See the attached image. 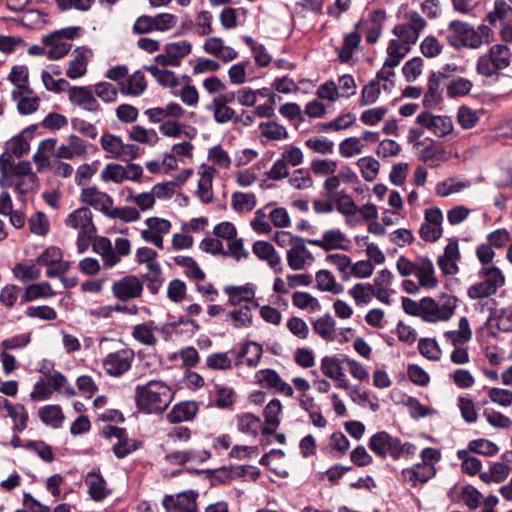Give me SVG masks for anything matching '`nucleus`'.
I'll list each match as a JSON object with an SVG mask.
<instances>
[{
    "mask_svg": "<svg viewBox=\"0 0 512 512\" xmlns=\"http://www.w3.org/2000/svg\"><path fill=\"white\" fill-rule=\"evenodd\" d=\"M173 396L171 387L160 380H151L135 387V404L146 414L163 413L173 400Z\"/></svg>",
    "mask_w": 512,
    "mask_h": 512,
    "instance_id": "nucleus-1",
    "label": "nucleus"
},
{
    "mask_svg": "<svg viewBox=\"0 0 512 512\" xmlns=\"http://www.w3.org/2000/svg\"><path fill=\"white\" fill-rule=\"evenodd\" d=\"M368 447L376 456L385 458L389 455L393 460L410 459L417 450L414 444L410 442L402 443L399 438L390 435L386 431L373 434L369 439Z\"/></svg>",
    "mask_w": 512,
    "mask_h": 512,
    "instance_id": "nucleus-2",
    "label": "nucleus"
},
{
    "mask_svg": "<svg viewBox=\"0 0 512 512\" xmlns=\"http://www.w3.org/2000/svg\"><path fill=\"white\" fill-rule=\"evenodd\" d=\"M0 185L3 188H14L19 195H25L34 189L37 176L32 171L29 161H19L16 166L0 170Z\"/></svg>",
    "mask_w": 512,
    "mask_h": 512,
    "instance_id": "nucleus-3",
    "label": "nucleus"
},
{
    "mask_svg": "<svg viewBox=\"0 0 512 512\" xmlns=\"http://www.w3.org/2000/svg\"><path fill=\"white\" fill-rule=\"evenodd\" d=\"M80 31V27L70 26L44 36L42 43L46 46L48 59L57 61L67 55L71 49L69 41L78 38Z\"/></svg>",
    "mask_w": 512,
    "mask_h": 512,
    "instance_id": "nucleus-4",
    "label": "nucleus"
},
{
    "mask_svg": "<svg viewBox=\"0 0 512 512\" xmlns=\"http://www.w3.org/2000/svg\"><path fill=\"white\" fill-rule=\"evenodd\" d=\"M478 275L482 281L471 285L467 290V295L472 300L491 297L505 284V276L499 268H481Z\"/></svg>",
    "mask_w": 512,
    "mask_h": 512,
    "instance_id": "nucleus-5",
    "label": "nucleus"
},
{
    "mask_svg": "<svg viewBox=\"0 0 512 512\" xmlns=\"http://www.w3.org/2000/svg\"><path fill=\"white\" fill-rule=\"evenodd\" d=\"M457 298L451 295L443 296L440 301L431 297L422 299V320L427 323L448 321L455 313Z\"/></svg>",
    "mask_w": 512,
    "mask_h": 512,
    "instance_id": "nucleus-6",
    "label": "nucleus"
},
{
    "mask_svg": "<svg viewBox=\"0 0 512 512\" xmlns=\"http://www.w3.org/2000/svg\"><path fill=\"white\" fill-rule=\"evenodd\" d=\"M32 135L33 131L26 128L5 143L4 152L0 155V170L16 166L17 162L14 159L21 158L29 152Z\"/></svg>",
    "mask_w": 512,
    "mask_h": 512,
    "instance_id": "nucleus-7",
    "label": "nucleus"
},
{
    "mask_svg": "<svg viewBox=\"0 0 512 512\" xmlns=\"http://www.w3.org/2000/svg\"><path fill=\"white\" fill-rule=\"evenodd\" d=\"M102 149L109 154L108 158L123 162L132 161L139 156V147L135 144L123 143L120 136L104 133L100 138Z\"/></svg>",
    "mask_w": 512,
    "mask_h": 512,
    "instance_id": "nucleus-8",
    "label": "nucleus"
},
{
    "mask_svg": "<svg viewBox=\"0 0 512 512\" xmlns=\"http://www.w3.org/2000/svg\"><path fill=\"white\" fill-rule=\"evenodd\" d=\"M135 360V353L130 348H122L108 353L102 361L103 369L112 377H120L128 372Z\"/></svg>",
    "mask_w": 512,
    "mask_h": 512,
    "instance_id": "nucleus-9",
    "label": "nucleus"
},
{
    "mask_svg": "<svg viewBox=\"0 0 512 512\" xmlns=\"http://www.w3.org/2000/svg\"><path fill=\"white\" fill-rule=\"evenodd\" d=\"M446 40L455 48H477V43L479 42L475 36L474 28L470 24L459 20H453L449 23L446 31Z\"/></svg>",
    "mask_w": 512,
    "mask_h": 512,
    "instance_id": "nucleus-10",
    "label": "nucleus"
},
{
    "mask_svg": "<svg viewBox=\"0 0 512 512\" xmlns=\"http://www.w3.org/2000/svg\"><path fill=\"white\" fill-rule=\"evenodd\" d=\"M385 19L386 13L384 10H374L369 13L368 18H361L355 24V30H358L360 36L364 35L368 44H375L382 34Z\"/></svg>",
    "mask_w": 512,
    "mask_h": 512,
    "instance_id": "nucleus-11",
    "label": "nucleus"
},
{
    "mask_svg": "<svg viewBox=\"0 0 512 512\" xmlns=\"http://www.w3.org/2000/svg\"><path fill=\"white\" fill-rule=\"evenodd\" d=\"M143 289V282L135 275L123 276L115 280L111 286V292L119 302L141 297Z\"/></svg>",
    "mask_w": 512,
    "mask_h": 512,
    "instance_id": "nucleus-12",
    "label": "nucleus"
},
{
    "mask_svg": "<svg viewBox=\"0 0 512 512\" xmlns=\"http://www.w3.org/2000/svg\"><path fill=\"white\" fill-rule=\"evenodd\" d=\"M198 497L199 493L194 490H186L175 495L167 494L162 499V505L166 512H199Z\"/></svg>",
    "mask_w": 512,
    "mask_h": 512,
    "instance_id": "nucleus-13",
    "label": "nucleus"
},
{
    "mask_svg": "<svg viewBox=\"0 0 512 512\" xmlns=\"http://www.w3.org/2000/svg\"><path fill=\"white\" fill-rule=\"evenodd\" d=\"M145 224L147 229L141 231V237L145 242L152 243L159 249H163V236L171 229V222L160 217H149Z\"/></svg>",
    "mask_w": 512,
    "mask_h": 512,
    "instance_id": "nucleus-14",
    "label": "nucleus"
},
{
    "mask_svg": "<svg viewBox=\"0 0 512 512\" xmlns=\"http://www.w3.org/2000/svg\"><path fill=\"white\" fill-rule=\"evenodd\" d=\"M102 432L106 438L117 439V442L113 445V452L119 459L126 457L137 449L135 441L128 439L126 430L123 428L106 425L103 427Z\"/></svg>",
    "mask_w": 512,
    "mask_h": 512,
    "instance_id": "nucleus-15",
    "label": "nucleus"
},
{
    "mask_svg": "<svg viewBox=\"0 0 512 512\" xmlns=\"http://www.w3.org/2000/svg\"><path fill=\"white\" fill-rule=\"evenodd\" d=\"M224 293L228 296V303L234 307H242L250 305L251 308H257L258 302L255 300V286L253 284H245L242 286H225Z\"/></svg>",
    "mask_w": 512,
    "mask_h": 512,
    "instance_id": "nucleus-16",
    "label": "nucleus"
},
{
    "mask_svg": "<svg viewBox=\"0 0 512 512\" xmlns=\"http://www.w3.org/2000/svg\"><path fill=\"white\" fill-rule=\"evenodd\" d=\"M416 122L437 137H445L453 131V122L448 116H435L430 112H422L416 117Z\"/></svg>",
    "mask_w": 512,
    "mask_h": 512,
    "instance_id": "nucleus-17",
    "label": "nucleus"
},
{
    "mask_svg": "<svg viewBox=\"0 0 512 512\" xmlns=\"http://www.w3.org/2000/svg\"><path fill=\"white\" fill-rule=\"evenodd\" d=\"M80 200L83 204L101 211L105 216L108 215L111 207L113 206L112 197L109 194L100 191L95 186L83 188L80 194Z\"/></svg>",
    "mask_w": 512,
    "mask_h": 512,
    "instance_id": "nucleus-18",
    "label": "nucleus"
},
{
    "mask_svg": "<svg viewBox=\"0 0 512 512\" xmlns=\"http://www.w3.org/2000/svg\"><path fill=\"white\" fill-rule=\"evenodd\" d=\"M436 475L434 464L417 463L410 468L401 471V477L404 482L416 487L418 483L424 484Z\"/></svg>",
    "mask_w": 512,
    "mask_h": 512,
    "instance_id": "nucleus-19",
    "label": "nucleus"
},
{
    "mask_svg": "<svg viewBox=\"0 0 512 512\" xmlns=\"http://www.w3.org/2000/svg\"><path fill=\"white\" fill-rule=\"evenodd\" d=\"M65 225L79 232H96L93 215L88 207H80L72 211L65 220Z\"/></svg>",
    "mask_w": 512,
    "mask_h": 512,
    "instance_id": "nucleus-20",
    "label": "nucleus"
},
{
    "mask_svg": "<svg viewBox=\"0 0 512 512\" xmlns=\"http://www.w3.org/2000/svg\"><path fill=\"white\" fill-rule=\"evenodd\" d=\"M69 100L72 104L86 111H100V105L94 96V91L88 87H73L70 89Z\"/></svg>",
    "mask_w": 512,
    "mask_h": 512,
    "instance_id": "nucleus-21",
    "label": "nucleus"
},
{
    "mask_svg": "<svg viewBox=\"0 0 512 512\" xmlns=\"http://www.w3.org/2000/svg\"><path fill=\"white\" fill-rule=\"evenodd\" d=\"M415 276L421 287L434 289L438 286L434 265L428 257L419 256L416 258Z\"/></svg>",
    "mask_w": 512,
    "mask_h": 512,
    "instance_id": "nucleus-22",
    "label": "nucleus"
},
{
    "mask_svg": "<svg viewBox=\"0 0 512 512\" xmlns=\"http://www.w3.org/2000/svg\"><path fill=\"white\" fill-rule=\"evenodd\" d=\"M346 236L339 229L326 230L321 239H309L307 243L317 246L326 252L334 249L345 250L347 247L343 244Z\"/></svg>",
    "mask_w": 512,
    "mask_h": 512,
    "instance_id": "nucleus-23",
    "label": "nucleus"
},
{
    "mask_svg": "<svg viewBox=\"0 0 512 512\" xmlns=\"http://www.w3.org/2000/svg\"><path fill=\"white\" fill-rule=\"evenodd\" d=\"M253 253L267 264L276 273L282 272L281 257L276 252L274 246L267 241H256L252 247Z\"/></svg>",
    "mask_w": 512,
    "mask_h": 512,
    "instance_id": "nucleus-24",
    "label": "nucleus"
},
{
    "mask_svg": "<svg viewBox=\"0 0 512 512\" xmlns=\"http://www.w3.org/2000/svg\"><path fill=\"white\" fill-rule=\"evenodd\" d=\"M57 140L54 138L44 139L39 143L36 153L33 155V161L38 172H42L52 167L53 153Z\"/></svg>",
    "mask_w": 512,
    "mask_h": 512,
    "instance_id": "nucleus-25",
    "label": "nucleus"
},
{
    "mask_svg": "<svg viewBox=\"0 0 512 512\" xmlns=\"http://www.w3.org/2000/svg\"><path fill=\"white\" fill-rule=\"evenodd\" d=\"M87 151V143L77 135H70L66 144L55 147L57 158L72 159L83 156Z\"/></svg>",
    "mask_w": 512,
    "mask_h": 512,
    "instance_id": "nucleus-26",
    "label": "nucleus"
},
{
    "mask_svg": "<svg viewBox=\"0 0 512 512\" xmlns=\"http://www.w3.org/2000/svg\"><path fill=\"white\" fill-rule=\"evenodd\" d=\"M262 346L257 342H247L242 345L237 354L236 366L245 364L250 368L256 367L262 357Z\"/></svg>",
    "mask_w": 512,
    "mask_h": 512,
    "instance_id": "nucleus-27",
    "label": "nucleus"
},
{
    "mask_svg": "<svg viewBox=\"0 0 512 512\" xmlns=\"http://www.w3.org/2000/svg\"><path fill=\"white\" fill-rule=\"evenodd\" d=\"M236 427L239 432L256 438L259 433H262L263 424L261 419L258 416H255L252 413L245 412L236 415Z\"/></svg>",
    "mask_w": 512,
    "mask_h": 512,
    "instance_id": "nucleus-28",
    "label": "nucleus"
},
{
    "mask_svg": "<svg viewBox=\"0 0 512 512\" xmlns=\"http://www.w3.org/2000/svg\"><path fill=\"white\" fill-rule=\"evenodd\" d=\"M282 411L281 402L278 399H272L264 409V427L262 430L263 436H269L275 433L280 425L279 415Z\"/></svg>",
    "mask_w": 512,
    "mask_h": 512,
    "instance_id": "nucleus-29",
    "label": "nucleus"
},
{
    "mask_svg": "<svg viewBox=\"0 0 512 512\" xmlns=\"http://www.w3.org/2000/svg\"><path fill=\"white\" fill-rule=\"evenodd\" d=\"M148 71L164 88L177 90L182 85V76H177L173 71L168 70L165 66H148Z\"/></svg>",
    "mask_w": 512,
    "mask_h": 512,
    "instance_id": "nucleus-30",
    "label": "nucleus"
},
{
    "mask_svg": "<svg viewBox=\"0 0 512 512\" xmlns=\"http://www.w3.org/2000/svg\"><path fill=\"white\" fill-rule=\"evenodd\" d=\"M512 18V6L506 0H494L493 8L486 15L485 21L490 26L497 27Z\"/></svg>",
    "mask_w": 512,
    "mask_h": 512,
    "instance_id": "nucleus-31",
    "label": "nucleus"
},
{
    "mask_svg": "<svg viewBox=\"0 0 512 512\" xmlns=\"http://www.w3.org/2000/svg\"><path fill=\"white\" fill-rule=\"evenodd\" d=\"M206 110L213 113V117L216 123L225 124L233 122L235 124L241 121V117L238 116L234 109L228 105H224L223 102L211 101L206 105Z\"/></svg>",
    "mask_w": 512,
    "mask_h": 512,
    "instance_id": "nucleus-32",
    "label": "nucleus"
},
{
    "mask_svg": "<svg viewBox=\"0 0 512 512\" xmlns=\"http://www.w3.org/2000/svg\"><path fill=\"white\" fill-rule=\"evenodd\" d=\"M447 79L445 73H439L438 75L433 73L429 78L428 90L423 97V105L427 108L435 107L441 100L440 85L445 83Z\"/></svg>",
    "mask_w": 512,
    "mask_h": 512,
    "instance_id": "nucleus-33",
    "label": "nucleus"
},
{
    "mask_svg": "<svg viewBox=\"0 0 512 512\" xmlns=\"http://www.w3.org/2000/svg\"><path fill=\"white\" fill-rule=\"evenodd\" d=\"M55 291L49 282H41L28 285L21 294V304L34 301L36 299H49L55 296Z\"/></svg>",
    "mask_w": 512,
    "mask_h": 512,
    "instance_id": "nucleus-34",
    "label": "nucleus"
},
{
    "mask_svg": "<svg viewBox=\"0 0 512 512\" xmlns=\"http://www.w3.org/2000/svg\"><path fill=\"white\" fill-rule=\"evenodd\" d=\"M444 337L452 346L463 347L472 338L469 321L466 317H461L457 330H451L444 333Z\"/></svg>",
    "mask_w": 512,
    "mask_h": 512,
    "instance_id": "nucleus-35",
    "label": "nucleus"
},
{
    "mask_svg": "<svg viewBox=\"0 0 512 512\" xmlns=\"http://www.w3.org/2000/svg\"><path fill=\"white\" fill-rule=\"evenodd\" d=\"M92 246L94 252L102 257L105 266L113 267L120 262L119 256L114 252L112 243L108 238L95 237Z\"/></svg>",
    "mask_w": 512,
    "mask_h": 512,
    "instance_id": "nucleus-36",
    "label": "nucleus"
},
{
    "mask_svg": "<svg viewBox=\"0 0 512 512\" xmlns=\"http://www.w3.org/2000/svg\"><path fill=\"white\" fill-rule=\"evenodd\" d=\"M191 52V44L188 41L168 43L165 47V54L159 55L156 59L163 58V64H175L179 59Z\"/></svg>",
    "mask_w": 512,
    "mask_h": 512,
    "instance_id": "nucleus-37",
    "label": "nucleus"
},
{
    "mask_svg": "<svg viewBox=\"0 0 512 512\" xmlns=\"http://www.w3.org/2000/svg\"><path fill=\"white\" fill-rule=\"evenodd\" d=\"M198 411V407L194 402H182L176 404L167 414L170 423H181L192 420Z\"/></svg>",
    "mask_w": 512,
    "mask_h": 512,
    "instance_id": "nucleus-38",
    "label": "nucleus"
},
{
    "mask_svg": "<svg viewBox=\"0 0 512 512\" xmlns=\"http://www.w3.org/2000/svg\"><path fill=\"white\" fill-rule=\"evenodd\" d=\"M316 287L322 292L338 295L344 291L342 284L338 283L329 270H319L315 275Z\"/></svg>",
    "mask_w": 512,
    "mask_h": 512,
    "instance_id": "nucleus-39",
    "label": "nucleus"
},
{
    "mask_svg": "<svg viewBox=\"0 0 512 512\" xmlns=\"http://www.w3.org/2000/svg\"><path fill=\"white\" fill-rule=\"evenodd\" d=\"M511 51L505 44L493 45L489 53L479 58L477 64H509Z\"/></svg>",
    "mask_w": 512,
    "mask_h": 512,
    "instance_id": "nucleus-40",
    "label": "nucleus"
},
{
    "mask_svg": "<svg viewBox=\"0 0 512 512\" xmlns=\"http://www.w3.org/2000/svg\"><path fill=\"white\" fill-rule=\"evenodd\" d=\"M250 305H243L239 309H234L226 314V321H230L235 329L248 328L252 325L253 315Z\"/></svg>",
    "mask_w": 512,
    "mask_h": 512,
    "instance_id": "nucleus-41",
    "label": "nucleus"
},
{
    "mask_svg": "<svg viewBox=\"0 0 512 512\" xmlns=\"http://www.w3.org/2000/svg\"><path fill=\"white\" fill-rule=\"evenodd\" d=\"M41 421L54 429L60 428L65 419L62 409L59 405H46L39 409Z\"/></svg>",
    "mask_w": 512,
    "mask_h": 512,
    "instance_id": "nucleus-42",
    "label": "nucleus"
},
{
    "mask_svg": "<svg viewBox=\"0 0 512 512\" xmlns=\"http://www.w3.org/2000/svg\"><path fill=\"white\" fill-rule=\"evenodd\" d=\"M85 483L89 487L88 493L93 500L101 501L108 495L106 482L100 474L96 472L88 473Z\"/></svg>",
    "mask_w": 512,
    "mask_h": 512,
    "instance_id": "nucleus-43",
    "label": "nucleus"
},
{
    "mask_svg": "<svg viewBox=\"0 0 512 512\" xmlns=\"http://www.w3.org/2000/svg\"><path fill=\"white\" fill-rule=\"evenodd\" d=\"M191 78L182 75V85L172 93L181 98V101L187 106L194 107L199 102V93L195 86L190 84Z\"/></svg>",
    "mask_w": 512,
    "mask_h": 512,
    "instance_id": "nucleus-44",
    "label": "nucleus"
},
{
    "mask_svg": "<svg viewBox=\"0 0 512 512\" xmlns=\"http://www.w3.org/2000/svg\"><path fill=\"white\" fill-rule=\"evenodd\" d=\"M257 204V198L254 193H244L236 191L231 196V206L237 213H247L252 211Z\"/></svg>",
    "mask_w": 512,
    "mask_h": 512,
    "instance_id": "nucleus-45",
    "label": "nucleus"
},
{
    "mask_svg": "<svg viewBox=\"0 0 512 512\" xmlns=\"http://www.w3.org/2000/svg\"><path fill=\"white\" fill-rule=\"evenodd\" d=\"M146 87L147 83L144 74L140 70H137L129 76L126 83L120 88V91L123 94L140 96L144 93Z\"/></svg>",
    "mask_w": 512,
    "mask_h": 512,
    "instance_id": "nucleus-46",
    "label": "nucleus"
},
{
    "mask_svg": "<svg viewBox=\"0 0 512 512\" xmlns=\"http://www.w3.org/2000/svg\"><path fill=\"white\" fill-rule=\"evenodd\" d=\"M174 262L185 269L184 273L188 278L195 281H203L205 279L204 271L192 257L179 255L174 257Z\"/></svg>",
    "mask_w": 512,
    "mask_h": 512,
    "instance_id": "nucleus-47",
    "label": "nucleus"
},
{
    "mask_svg": "<svg viewBox=\"0 0 512 512\" xmlns=\"http://www.w3.org/2000/svg\"><path fill=\"white\" fill-rule=\"evenodd\" d=\"M336 322L330 314H326L313 322V329L326 341L334 340Z\"/></svg>",
    "mask_w": 512,
    "mask_h": 512,
    "instance_id": "nucleus-48",
    "label": "nucleus"
},
{
    "mask_svg": "<svg viewBox=\"0 0 512 512\" xmlns=\"http://www.w3.org/2000/svg\"><path fill=\"white\" fill-rule=\"evenodd\" d=\"M361 42V36L358 30L348 33L344 37L342 48L338 52L341 62H349L352 59L353 52L357 49Z\"/></svg>",
    "mask_w": 512,
    "mask_h": 512,
    "instance_id": "nucleus-49",
    "label": "nucleus"
},
{
    "mask_svg": "<svg viewBox=\"0 0 512 512\" xmlns=\"http://www.w3.org/2000/svg\"><path fill=\"white\" fill-rule=\"evenodd\" d=\"M24 92L30 93V90H14L12 92V98L18 102L17 108L21 114H32L38 109L39 100L36 97L23 96Z\"/></svg>",
    "mask_w": 512,
    "mask_h": 512,
    "instance_id": "nucleus-50",
    "label": "nucleus"
},
{
    "mask_svg": "<svg viewBox=\"0 0 512 512\" xmlns=\"http://www.w3.org/2000/svg\"><path fill=\"white\" fill-rule=\"evenodd\" d=\"M129 138L132 141L154 146L158 140V134L154 129H147L140 125L133 126L129 131Z\"/></svg>",
    "mask_w": 512,
    "mask_h": 512,
    "instance_id": "nucleus-51",
    "label": "nucleus"
},
{
    "mask_svg": "<svg viewBox=\"0 0 512 512\" xmlns=\"http://www.w3.org/2000/svg\"><path fill=\"white\" fill-rule=\"evenodd\" d=\"M0 401H3L5 406L7 407L10 417L13 419L15 430L21 432L24 429H26L28 422V413L24 406L20 404L11 405L4 398L0 399Z\"/></svg>",
    "mask_w": 512,
    "mask_h": 512,
    "instance_id": "nucleus-52",
    "label": "nucleus"
},
{
    "mask_svg": "<svg viewBox=\"0 0 512 512\" xmlns=\"http://www.w3.org/2000/svg\"><path fill=\"white\" fill-rule=\"evenodd\" d=\"M410 45L399 39H392L387 47L388 57L384 64H398L409 52Z\"/></svg>",
    "mask_w": 512,
    "mask_h": 512,
    "instance_id": "nucleus-53",
    "label": "nucleus"
},
{
    "mask_svg": "<svg viewBox=\"0 0 512 512\" xmlns=\"http://www.w3.org/2000/svg\"><path fill=\"white\" fill-rule=\"evenodd\" d=\"M292 304L299 309H308L311 312H319L322 309L318 299L308 292H295L292 295Z\"/></svg>",
    "mask_w": 512,
    "mask_h": 512,
    "instance_id": "nucleus-54",
    "label": "nucleus"
},
{
    "mask_svg": "<svg viewBox=\"0 0 512 512\" xmlns=\"http://www.w3.org/2000/svg\"><path fill=\"white\" fill-rule=\"evenodd\" d=\"M259 130L261 135L269 140H285L289 136L287 129L274 121L260 123Z\"/></svg>",
    "mask_w": 512,
    "mask_h": 512,
    "instance_id": "nucleus-55",
    "label": "nucleus"
},
{
    "mask_svg": "<svg viewBox=\"0 0 512 512\" xmlns=\"http://www.w3.org/2000/svg\"><path fill=\"white\" fill-rule=\"evenodd\" d=\"M445 151L441 147L428 145L421 149L418 159L430 167H437L444 160Z\"/></svg>",
    "mask_w": 512,
    "mask_h": 512,
    "instance_id": "nucleus-56",
    "label": "nucleus"
},
{
    "mask_svg": "<svg viewBox=\"0 0 512 512\" xmlns=\"http://www.w3.org/2000/svg\"><path fill=\"white\" fill-rule=\"evenodd\" d=\"M42 81L50 91L63 92L69 89L68 81L61 77V72L58 70H53L51 73L43 72Z\"/></svg>",
    "mask_w": 512,
    "mask_h": 512,
    "instance_id": "nucleus-57",
    "label": "nucleus"
},
{
    "mask_svg": "<svg viewBox=\"0 0 512 512\" xmlns=\"http://www.w3.org/2000/svg\"><path fill=\"white\" fill-rule=\"evenodd\" d=\"M348 294L357 305L368 304L374 294V286L368 283H357L348 290Z\"/></svg>",
    "mask_w": 512,
    "mask_h": 512,
    "instance_id": "nucleus-58",
    "label": "nucleus"
},
{
    "mask_svg": "<svg viewBox=\"0 0 512 512\" xmlns=\"http://www.w3.org/2000/svg\"><path fill=\"white\" fill-rule=\"evenodd\" d=\"M326 261L337 269L343 281H348L351 278V259L345 254H329L326 256Z\"/></svg>",
    "mask_w": 512,
    "mask_h": 512,
    "instance_id": "nucleus-59",
    "label": "nucleus"
},
{
    "mask_svg": "<svg viewBox=\"0 0 512 512\" xmlns=\"http://www.w3.org/2000/svg\"><path fill=\"white\" fill-rule=\"evenodd\" d=\"M469 186L468 181H458L455 178H448L437 183L435 192L440 197H447L453 193H458Z\"/></svg>",
    "mask_w": 512,
    "mask_h": 512,
    "instance_id": "nucleus-60",
    "label": "nucleus"
},
{
    "mask_svg": "<svg viewBox=\"0 0 512 512\" xmlns=\"http://www.w3.org/2000/svg\"><path fill=\"white\" fill-rule=\"evenodd\" d=\"M212 174L209 171L201 173L198 181L196 194L202 203L208 204L213 201Z\"/></svg>",
    "mask_w": 512,
    "mask_h": 512,
    "instance_id": "nucleus-61",
    "label": "nucleus"
},
{
    "mask_svg": "<svg viewBox=\"0 0 512 512\" xmlns=\"http://www.w3.org/2000/svg\"><path fill=\"white\" fill-rule=\"evenodd\" d=\"M357 166L360 169L362 177L368 182H372L376 179L380 169L379 162L370 156L358 159Z\"/></svg>",
    "mask_w": 512,
    "mask_h": 512,
    "instance_id": "nucleus-62",
    "label": "nucleus"
},
{
    "mask_svg": "<svg viewBox=\"0 0 512 512\" xmlns=\"http://www.w3.org/2000/svg\"><path fill=\"white\" fill-rule=\"evenodd\" d=\"M124 166L117 163L107 164L101 171L100 177L104 182L121 184L125 181Z\"/></svg>",
    "mask_w": 512,
    "mask_h": 512,
    "instance_id": "nucleus-63",
    "label": "nucleus"
},
{
    "mask_svg": "<svg viewBox=\"0 0 512 512\" xmlns=\"http://www.w3.org/2000/svg\"><path fill=\"white\" fill-rule=\"evenodd\" d=\"M470 451L461 449L457 451V458L461 461V468L464 473L469 475L477 474L481 467V461L473 456H470Z\"/></svg>",
    "mask_w": 512,
    "mask_h": 512,
    "instance_id": "nucleus-64",
    "label": "nucleus"
}]
</instances>
